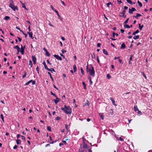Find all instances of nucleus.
Here are the masks:
<instances>
[{"instance_id":"11","label":"nucleus","mask_w":152,"mask_h":152,"mask_svg":"<svg viewBox=\"0 0 152 152\" xmlns=\"http://www.w3.org/2000/svg\"><path fill=\"white\" fill-rule=\"evenodd\" d=\"M110 98V100L112 101L113 104L115 106H117L116 104L115 103V101L113 99L112 97H111Z\"/></svg>"},{"instance_id":"33","label":"nucleus","mask_w":152,"mask_h":152,"mask_svg":"<svg viewBox=\"0 0 152 152\" xmlns=\"http://www.w3.org/2000/svg\"><path fill=\"white\" fill-rule=\"evenodd\" d=\"M91 56L92 58H94L95 59V53H93V56L92 54H91Z\"/></svg>"},{"instance_id":"60","label":"nucleus","mask_w":152,"mask_h":152,"mask_svg":"<svg viewBox=\"0 0 152 152\" xmlns=\"http://www.w3.org/2000/svg\"><path fill=\"white\" fill-rule=\"evenodd\" d=\"M133 55H131L130 56V57L129 58L130 61H131L132 59V57H133Z\"/></svg>"},{"instance_id":"39","label":"nucleus","mask_w":152,"mask_h":152,"mask_svg":"<svg viewBox=\"0 0 152 152\" xmlns=\"http://www.w3.org/2000/svg\"><path fill=\"white\" fill-rule=\"evenodd\" d=\"M107 78L108 79H110L111 78V77L109 74H108L107 75Z\"/></svg>"},{"instance_id":"52","label":"nucleus","mask_w":152,"mask_h":152,"mask_svg":"<svg viewBox=\"0 0 152 152\" xmlns=\"http://www.w3.org/2000/svg\"><path fill=\"white\" fill-rule=\"evenodd\" d=\"M62 53H65L66 52V51L65 50H64V49H62L61 50Z\"/></svg>"},{"instance_id":"29","label":"nucleus","mask_w":152,"mask_h":152,"mask_svg":"<svg viewBox=\"0 0 152 152\" xmlns=\"http://www.w3.org/2000/svg\"><path fill=\"white\" fill-rule=\"evenodd\" d=\"M129 13L130 14H132L133 13V11H132V9H130V8H129Z\"/></svg>"},{"instance_id":"27","label":"nucleus","mask_w":152,"mask_h":152,"mask_svg":"<svg viewBox=\"0 0 152 152\" xmlns=\"http://www.w3.org/2000/svg\"><path fill=\"white\" fill-rule=\"evenodd\" d=\"M0 117L1 118V119L2 121H3V122H4V116H3V115L2 114H1V115H0Z\"/></svg>"},{"instance_id":"47","label":"nucleus","mask_w":152,"mask_h":152,"mask_svg":"<svg viewBox=\"0 0 152 152\" xmlns=\"http://www.w3.org/2000/svg\"><path fill=\"white\" fill-rule=\"evenodd\" d=\"M50 93L51 95L54 96L55 97H56V95L54 94L52 91H51Z\"/></svg>"},{"instance_id":"2","label":"nucleus","mask_w":152,"mask_h":152,"mask_svg":"<svg viewBox=\"0 0 152 152\" xmlns=\"http://www.w3.org/2000/svg\"><path fill=\"white\" fill-rule=\"evenodd\" d=\"M61 109L67 114H70L72 113V109L69 106H67V107L66 109L64 107H61Z\"/></svg>"},{"instance_id":"28","label":"nucleus","mask_w":152,"mask_h":152,"mask_svg":"<svg viewBox=\"0 0 152 152\" xmlns=\"http://www.w3.org/2000/svg\"><path fill=\"white\" fill-rule=\"evenodd\" d=\"M88 79H89V81L91 83V84H92L93 83V82H92V81H91V77H89Z\"/></svg>"},{"instance_id":"21","label":"nucleus","mask_w":152,"mask_h":152,"mask_svg":"<svg viewBox=\"0 0 152 152\" xmlns=\"http://www.w3.org/2000/svg\"><path fill=\"white\" fill-rule=\"evenodd\" d=\"M48 75H49V76H50V78H51V79H52V81H54V80H53V77H52V76H51V73H50V72H48Z\"/></svg>"},{"instance_id":"32","label":"nucleus","mask_w":152,"mask_h":152,"mask_svg":"<svg viewBox=\"0 0 152 152\" xmlns=\"http://www.w3.org/2000/svg\"><path fill=\"white\" fill-rule=\"evenodd\" d=\"M73 69L74 70V72H75L76 70V67L75 65H74L73 66Z\"/></svg>"},{"instance_id":"46","label":"nucleus","mask_w":152,"mask_h":152,"mask_svg":"<svg viewBox=\"0 0 152 152\" xmlns=\"http://www.w3.org/2000/svg\"><path fill=\"white\" fill-rule=\"evenodd\" d=\"M21 137V139L22 140H24V141H25V137L23 136H20Z\"/></svg>"},{"instance_id":"12","label":"nucleus","mask_w":152,"mask_h":152,"mask_svg":"<svg viewBox=\"0 0 152 152\" xmlns=\"http://www.w3.org/2000/svg\"><path fill=\"white\" fill-rule=\"evenodd\" d=\"M16 143L17 145H20L21 144V141L20 140L17 139L16 140Z\"/></svg>"},{"instance_id":"18","label":"nucleus","mask_w":152,"mask_h":152,"mask_svg":"<svg viewBox=\"0 0 152 152\" xmlns=\"http://www.w3.org/2000/svg\"><path fill=\"white\" fill-rule=\"evenodd\" d=\"M139 37H140V36L139 35H137V36H135L133 37V38L134 39H139Z\"/></svg>"},{"instance_id":"53","label":"nucleus","mask_w":152,"mask_h":152,"mask_svg":"<svg viewBox=\"0 0 152 152\" xmlns=\"http://www.w3.org/2000/svg\"><path fill=\"white\" fill-rule=\"evenodd\" d=\"M36 69L37 70V73H39V67H38V66H37L36 68Z\"/></svg>"},{"instance_id":"31","label":"nucleus","mask_w":152,"mask_h":152,"mask_svg":"<svg viewBox=\"0 0 152 152\" xmlns=\"http://www.w3.org/2000/svg\"><path fill=\"white\" fill-rule=\"evenodd\" d=\"M45 55L48 57H49L50 56V54L48 51L45 53Z\"/></svg>"},{"instance_id":"7","label":"nucleus","mask_w":152,"mask_h":152,"mask_svg":"<svg viewBox=\"0 0 152 152\" xmlns=\"http://www.w3.org/2000/svg\"><path fill=\"white\" fill-rule=\"evenodd\" d=\"M56 99H53V101L56 104H57V103L58 102L60 101V99L56 97Z\"/></svg>"},{"instance_id":"59","label":"nucleus","mask_w":152,"mask_h":152,"mask_svg":"<svg viewBox=\"0 0 152 152\" xmlns=\"http://www.w3.org/2000/svg\"><path fill=\"white\" fill-rule=\"evenodd\" d=\"M32 84L33 85H34L36 83V81L35 80H33V81L32 82Z\"/></svg>"},{"instance_id":"15","label":"nucleus","mask_w":152,"mask_h":152,"mask_svg":"<svg viewBox=\"0 0 152 152\" xmlns=\"http://www.w3.org/2000/svg\"><path fill=\"white\" fill-rule=\"evenodd\" d=\"M103 53L104 54H105L107 55H108V53L106 50L104 49H103Z\"/></svg>"},{"instance_id":"34","label":"nucleus","mask_w":152,"mask_h":152,"mask_svg":"<svg viewBox=\"0 0 152 152\" xmlns=\"http://www.w3.org/2000/svg\"><path fill=\"white\" fill-rule=\"evenodd\" d=\"M47 130L50 132H51V127L50 126H47Z\"/></svg>"},{"instance_id":"14","label":"nucleus","mask_w":152,"mask_h":152,"mask_svg":"<svg viewBox=\"0 0 152 152\" xmlns=\"http://www.w3.org/2000/svg\"><path fill=\"white\" fill-rule=\"evenodd\" d=\"M55 12L57 13V15L58 16V18H59V19H61V20H62V19L61 18V16L59 15V14L58 13V12L57 10H55Z\"/></svg>"},{"instance_id":"43","label":"nucleus","mask_w":152,"mask_h":152,"mask_svg":"<svg viewBox=\"0 0 152 152\" xmlns=\"http://www.w3.org/2000/svg\"><path fill=\"white\" fill-rule=\"evenodd\" d=\"M129 18H128L126 19V20L124 22V23L126 24L128 23V21L129 20Z\"/></svg>"},{"instance_id":"26","label":"nucleus","mask_w":152,"mask_h":152,"mask_svg":"<svg viewBox=\"0 0 152 152\" xmlns=\"http://www.w3.org/2000/svg\"><path fill=\"white\" fill-rule=\"evenodd\" d=\"M126 1L128 3L130 4H133V2L130 0H126Z\"/></svg>"},{"instance_id":"51","label":"nucleus","mask_w":152,"mask_h":152,"mask_svg":"<svg viewBox=\"0 0 152 152\" xmlns=\"http://www.w3.org/2000/svg\"><path fill=\"white\" fill-rule=\"evenodd\" d=\"M18 146L17 145H15L13 147V149H16L18 148Z\"/></svg>"},{"instance_id":"8","label":"nucleus","mask_w":152,"mask_h":152,"mask_svg":"<svg viewBox=\"0 0 152 152\" xmlns=\"http://www.w3.org/2000/svg\"><path fill=\"white\" fill-rule=\"evenodd\" d=\"M126 47V46L124 43H123L121 45V46L120 48L121 49H124Z\"/></svg>"},{"instance_id":"20","label":"nucleus","mask_w":152,"mask_h":152,"mask_svg":"<svg viewBox=\"0 0 152 152\" xmlns=\"http://www.w3.org/2000/svg\"><path fill=\"white\" fill-rule=\"evenodd\" d=\"M139 32V30H137L135 32H134L133 33L132 35H134L138 33Z\"/></svg>"},{"instance_id":"44","label":"nucleus","mask_w":152,"mask_h":152,"mask_svg":"<svg viewBox=\"0 0 152 152\" xmlns=\"http://www.w3.org/2000/svg\"><path fill=\"white\" fill-rule=\"evenodd\" d=\"M97 62L100 65L101 64L100 63V61H99V57L98 56H97Z\"/></svg>"},{"instance_id":"49","label":"nucleus","mask_w":152,"mask_h":152,"mask_svg":"<svg viewBox=\"0 0 152 152\" xmlns=\"http://www.w3.org/2000/svg\"><path fill=\"white\" fill-rule=\"evenodd\" d=\"M142 75L143 76L146 78V77L145 73L144 72H142Z\"/></svg>"},{"instance_id":"40","label":"nucleus","mask_w":152,"mask_h":152,"mask_svg":"<svg viewBox=\"0 0 152 152\" xmlns=\"http://www.w3.org/2000/svg\"><path fill=\"white\" fill-rule=\"evenodd\" d=\"M99 115L100 117L101 118V119H102V120H103L104 119V117H103V115L101 114H99Z\"/></svg>"},{"instance_id":"63","label":"nucleus","mask_w":152,"mask_h":152,"mask_svg":"<svg viewBox=\"0 0 152 152\" xmlns=\"http://www.w3.org/2000/svg\"><path fill=\"white\" fill-rule=\"evenodd\" d=\"M128 7L126 6H125L124 7V10H127L128 9Z\"/></svg>"},{"instance_id":"35","label":"nucleus","mask_w":152,"mask_h":152,"mask_svg":"<svg viewBox=\"0 0 152 152\" xmlns=\"http://www.w3.org/2000/svg\"><path fill=\"white\" fill-rule=\"evenodd\" d=\"M119 16L120 17H123L124 18H126V15L124 14H123L122 15H119Z\"/></svg>"},{"instance_id":"24","label":"nucleus","mask_w":152,"mask_h":152,"mask_svg":"<svg viewBox=\"0 0 152 152\" xmlns=\"http://www.w3.org/2000/svg\"><path fill=\"white\" fill-rule=\"evenodd\" d=\"M84 148H88V145L86 143H84L83 145V147Z\"/></svg>"},{"instance_id":"17","label":"nucleus","mask_w":152,"mask_h":152,"mask_svg":"<svg viewBox=\"0 0 152 152\" xmlns=\"http://www.w3.org/2000/svg\"><path fill=\"white\" fill-rule=\"evenodd\" d=\"M10 18L9 16H6L4 18V19L8 20H9Z\"/></svg>"},{"instance_id":"42","label":"nucleus","mask_w":152,"mask_h":152,"mask_svg":"<svg viewBox=\"0 0 152 152\" xmlns=\"http://www.w3.org/2000/svg\"><path fill=\"white\" fill-rule=\"evenodd\" d=\"M126 12V10H123L122 11V12H121L120 13V14H125V13Z\"/></svg>"},{"instance_id":"50","label":"nucleus","mask_w":152,"mask_h":152,"mask_svg":"<svg viewBox=\"0 0 152 152\" xmlns=\"http://www.w3.org/2000/svg\"><path fill=\"white\" fill-rule=\"evenodd\" d=\"M21 32L23 33V34L25 35V38H26L27 35L26 34L24 33L23 31Z\"/></svg>"},{"instance_id":"48","label":"nucleus","mask_w":152,"mask_h":152,"mask_svg":"<svg viewBox=\"0 0 152 152\" xmlns=\"http://www.w3.org/2000/svg\"><path fill=\"white\" fill-rule=\"evenodd\" d=\"M80 70H81V72L82 74L83 75H84V71H83V69L82 68H81Z\"/></svg>"},{"instance_id":"36","label":"nucleus","mask_w":152,"mask_h":152,"mask_svg":"<svg viewBox=\"0 0 152 152\" xmlns=\"http://www.w3.org/2000/svg\"><path fill=\"white\" fill-rule=\"evenodd\" d=\"M29 65L31 67H32V61L31 60H29Z\"/></svg>"},{"instance_id":"5","label":"nucleus","mask_w":152,"mask_h":152,"mask_svg":"<svg viewBox=\"0 0 152 152\" xmlns=\"http://www.w3.org/2000/svg\"><path fill=\"white\" fill-rule=\"evenodd\" d=\"M53 56L56 58L58 60H59L60 61H61L62 60V58L58 55L55 54L53 55Z\"/></svg>"},{"instance_id":"22","label":"nucleus","mask_w":152,"mask_h":152,"mask_svg":"<svg viewBox=\"0 0 152 152\" xmlns=\"http://www.w3.org/2000/svg\"><path fill=\"white\" fill-rule=\"evenodd\" d=\"M139 26L140 30H141L143 26V25H142V26H141V24H139Z\"/></svg>"},{"instance_id":"10","label":"nucleus","mask_w":152,"mask_h":152,"mask_svg":"<svg viewBox=\"0 0 152 152\" xmlns=\"http://www.w3.org/2000/svg\"><path fill=\"white\" fill-rule=\"evenodd\" d=\"M44 68H45L46 69V70H48V71L51 72H52L51 70V69H50L48 68V66L46 65H45L44 66Z\"/></svg>"},{"instance_id":"23","label":"nucleus","mask_w":152,"mask_h":152,"mask_svg":"<svg viewBox=\"0 0 152 152\" xmlns=\"http://www.w3.org/2000/svg\"><path fill=\"white\" fill-rule=\"evenodd\" d=\"M134 110L135 111L138 110V109L137 106H134Z\"/></svg>"},{"instance_id":"1","label":"nucleus","mask_w":152,"mask_h":152,"mask_svg":"<svg viewBox=\"0 0 152 152\" xmlns=\"http://www.w3.org/2000/svg\"><path fill=\"white\" fill-rule=\"evenodd\" d=\"M91 66V68H89L88 69V65L86 66V70L87 72H89V74L91 76L93 77H94L95 76V71L93 66L92 65Z\"/></svg>"},{"instance_id":"25","label":"nucleus","mask_w":152,"mask_h":152,"mask_svg":"<svg viewBox=\"0 0 152 152\" xmlns=\"http://www.w3.org/2000/svg\"><path fill=\"white\" fill-rule=\"evenodd\" d=\"M124 27L125 28H130V26L127 24H125V25H124Z\"/></svg>"},{"instance_id":"9","label":"nucleus","mask_w":152,"mask_h":152,"mask_svg":"<svg viewBox=\"0 0 152 152\" xmlns=\"http://www.w3.org/2000/svg\"><path fill=\"white\" fill-rule=\"evenodd\" d=\"M28 34L29 35V37L31 38L32 39H33V37H32L33 34L32 32H27Z\"/></svg>"},{"instance_id":"54","label":"nucleus","mask_w":152,"mask_h":152,"mask_svg":"<svg viewBox=\"0 0 152 152\" xmlns=\"http://www.w3.org/2000/svg\"><path fill=\"white\" fill-rule=\"evenodd\" d=\"M131 9L132 11L133 12L136 10V9L134 8V7H132Z\"/></svg>"},{"instance_id":"55","label":"nucleus","mask_w":152,"mask_h":152,"mask_svg":"<svg viewBox=\"0 0 152 152\" xmlns=\"http://www.w3.org/2000/svg\"><path fill=\"white\" fill-rule=\"evenodd\" d=\"M60 118L59 117H57L56 118V119L57 120H59L60 119Z\"/></svg>"},{"instance_id":"38","label":"nucleus","mask_w":152,"mask_h":152,"mask_svg":"<svg viewBox=\"0 0 152 152\" xmlns=\"http://www.w3.org/2000/svg\"><path fill=\"white\" fill-rule=\"evenodd\" d=\"M24 74L22 77L23 78H24L26 76V72H24Z\"/></svg>"},{"instance_id":"16","label":"nucleus","mask_w":152,"mask_h":152,"mask_svg":"<svg viewBox=\"0 0 152 152\" xmlns=\"http://www.w3.org/2000/svg\"><path fill=\"white\" fill-rule=\"evenodd\" d=\"M20 2L22 4V7L23 8H24L25 9L27 10V9L26 8V7L24 5V4L21 1H20Z\"/></svg>"},{"instance_id":"13","label":"nucleus","mask_w":152,"mask_h":152,"mask_svg":"<svg viewBox=\"0 0 152 152\" xmlns=\"http://www.w3.org/2000/svg\"><path fill=\"white\" fill-rule=\"evenodd\" d=\"M141 16V15L137 13L136 14V15L134 16L133 17L137 19H138V17L140 16Z\"/></svg>"},{"instance_id":"30","label":"nucleus","mask_w":152,"mask_h":152,"mask_svg":"<svg viewBox=\"0 0 152 152\" xmlns=\"http://www.w3.org/2000/svg\"><path fill=\"white\" fill-rule=\"evenodd\" d=\"M137 3L139 5V6L140 7H142V3H141L140 1H138Z\"/></svg>"},{"instance_id":"61","label":"nucleus","mask_w":152,"mask_h":152,"mask_svg":"<svg viewBox=\"0 0 152 152\" xmlns=\"http://www.w3.org/2000/svg\"><path fill=\"white\" fill-rule=\"evenodd\" d=\"M101 44L99 43H98L97 44V46L98 47H99L101 46Z\"/></svg>"},{"instance_id":"56","label":"nucleus","mask_w":152,"mask_h":152,"mask_svg":"<svg viewBox=\"0 0 152 152\" xmlns=\"http://www.w3.org/2000/svg\"><path fill=\"white\" fill-rule=\"evenodd\" d=\"M120 31L122 33H123L124 32V30L123 29H121Z\"/></svg>"},{"instance_id":"57","label":"nucleus","mask_w":152,"mask_h":152,"mask_svg":"<svg viewBox=\"0 0 152 152\" xmlns=\"http://www.w3.org/2000/svg\"><path fill=\"white\" fill-rule=\"evenodd\" d=\"M16 28L17 29H18V30H20V31H21H21H22L20 29V28L19 27H18L17 26V27H16Z\"/></svg>"},{"instance_id":"41","label":"nucleus","mask_w":152,"mask_h":152,"mask_svg":"<svg viewBox=\"0 0 152 152\" xmlns=\"http://www.w3.org/2000/svg\"><path fill=\"white\" fill-rule=\"evenodd\" d=\"M112 4L111 3V2H109L107 3L106 4V5L108 7H109V6L110 5H111V4Z\"/></svg>"},{"instance_id":"37","label":"nucleus","mask_w":152,"mask_h":152,"mask_svg":"<svg viewBox=\"0 0 152 152\" xmlns=\"http://www.w3.org/2000/svg\"><path fill=\"white\" fill-rule=\"evenodd\" d=\"M14 48L18 49H20V48L18 45H16L14 47Z\"/></svg>"},{"instance_id":"19","label":"nucleus","mask_w":152,"mask_h":152,"mask_svg":"<svg viewBox=\"0 0 152 152\" xmlns=\"http://www.w3.org/2000/svg\"><path fill=\"white\" fill-rule=\"evenodd\" d=\"M79 152H86V151L84 150H83L82 148L80 147L79 149Z\"/></svg>"},{"instance_id":"6","label":"nucleus","mask_w":152,"mask_h":152,"mask_svg":"<svg viewBox=\"0 0 152 152\" xmlns=\"http://www.w3.org/2000/svg\"><path fill=\"white\" fill-rule=\"evenodd\" d=\"M32 60L34 64H35L36 63V58L35 57L33 56H32Z\"/></svg>"},{"instance_id":"58","label":"nucleus","mask_w":152,"mask_h":152,"mask_svg":"<svg viewBox=\"0 0 152 152\" xmlns=\"http://www.w3.org/2000/svg\"><path fill=\"white\" fill-rule=\"evenodd\" d=\"M17 38L18 39L19 41L20 42H21L22 39L21 38H20V37H17Z\"/></svg>"},{"instance_id":"45","label":"nucleus","mask_w":152,"mask_h":152,"mask_svg":"<svg viewBox=\"0 0 152 152\" xmlns=\"http://www.w3.org/2000/svg\"><path fill=\"white\" fill-rule=\"evenodd\" d=\"M82 84L84 86V88L85 89L86 88V86L85 83L84 82H82Z\"/></svg>"},{"instance_id":"64","label":"nucleus","mask_w":152,"mask_h":152,"mask_svg":"<svg viewBox=\"0 0 152 152\" xmlns=\"http://www.w3.org/2000/svg\"><path fill=\"white\" fill-rule=\"evenodd\" d=\"M30 83V82L29 81H28V82H27V83H26L25 84V86L27 85H28Z\"/></svg>"},{"instance_id":"4","label":"nucleus","mask_w":152,"mask_h":152,"mask_svg":"<svg viewBox=\"0 0 152 152\" xmlns=\"http://www.w3.org/2000/svg\"><path fill=\"white\" fill-rule=\"evenodd\" d=\"M25 48V46H24L23 47V46L22 45H21V50L20 51V52L21 53V54L22 55H23L24 54V49Z\"/></svg>"},{"instance_id":"62","label":"nucleus","mask_w":152,"mask_h":152,"mask_svg":"<svg viewBox=\"0 0 152 152\" xmlns=\"http://www.w3.org/2000/svg\"><path fill=\"white\" fill-rule=\"evenodd\" d=\"M65 128H66V129L67 130H68V125L66 124H65Z\"/></svg>"},{"instance_id":"3","label":"nucleus","mask_w":152,"mask_h":152,"mask_svg":"<svg viewBox=\"0 0 152 152\" xmlns=\"http://www.w3.org/2000/svg\"><path fill=\"white\" fill-rule=\"evenodd\" d=\"M10 1L11 2L9 5L10 7L14 11H15L16 9L18 10V7L17 6H15L14 4L13 1L12 0H10Z\"/></svg>"}]
</instances>
